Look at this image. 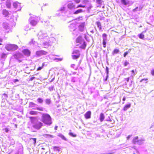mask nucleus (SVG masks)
<instances>
[{"label":"nucleus","instance_id":"f257e3e1","mask_svg":"<svg viewBox=\"0 0 154 154\" xmlns=\"http://www.w3.org/2000/svg\"><path fill=\"white\" fill-rule=\"evenodd\" d=\"M76 44L77 45L79 46L80 48L83 49H85L86 46L85 42L81 36L77 38L76 40Z\"/></svg>","mask_w":154,"mask_h":154},{"label":"nucleus","instance_id":"f03ea898","mask_svg":"<svg viewBox=\"0 0 154 154\" xmlns=\"http://www.w3.org/2000/svg\"><path fill=\"white\" fill-rule=\"evenodd\" d=\"M41 121L45 124L50 125L52 123L51 116L47 114H43L42 116Z\"/></svg>","mask_w":154,"mask_h":154},{"label":"nucleus","instance_id":"7ed1b4c3","mask_svg":"<svg viewBox=\"0 0 154 154\" xmlns=\"http://www.w3.org/2000/svg\"><path fill=\"white\" fill-rule=\"evenodd\" d=\"M18 48V46L14 44H8L5 46V48L8 51H14Z\"/></svg>","mask_w":154,"mask_h":154},{"label":"nucleus","instance_id":"20e7f679","mask_svg":"<svg viewBox=\"0 0 154 154\" xmlns=\"http://www.w3.org/2000/svg\"><path fill=\"white\" fill-rule=\"evenodd\" d=\"M47 53V52L43 50H40L36 52L35 55L36 57H40L43 55H45Z\"/></svg>","mask_w":154,"mask_h":154},{"label":"nucleus","instance_id":"39448f33","mask_svg":"<svg viewBox=\"0 0 154 154\" xmlns=\"http://www.w3.org/2000/svg\"><path fill=\"white\" fill-rule=\"evenodd\" d=\"M107 35L106 33H103L102 34V37L103 38V47L105 48L106 47V37Z\"/></svg>","mask_w":154,"mask_h":154},{"label":"nucleus","instance_id":"423d86ee","mask_svg":"<svg viewBox=\"0 0 154 154\" xmlns=\"http://www.w3.org/2000/svg\"><path fill=\"white\" fill-rule=\"evenodd\" d=\"M22 52L25 56L29 57L30 55L31 52L27 49H24L23 50Z\"/></svg>","mask_w":154,"mask_h":154},{"label":"nucleus","instance_id":"0eeeda50","mask_svg":"<svg viewBox=\"0 0 154 154\" xmlns=\"http://www.w3.org/2000/svg\"><path fill=\"white\" fill-rule=\"evenodd\" d=\"M91 112L90 111L87 112L85 114L84 116L86 119H89L91 118Z\"/></svg>","mask_w":154,"mask_h":154},{"label":"nucleus","instance_id":"6e6552de","mask_svg":"<svg viewBox=\"0 0 154 154\" xmlns=\"http://www.w3.org/2000/svg\"><path fill=\"white\" fill-rule=\"evenodd\" d=\"M2 14L5 17H8L10 14L7 10L5 9L2 10Z\"/></svg>","mask_w":154,"mask_h":154},{"label":"nucleus","instance_id":"1a4fd4ad","mask_svg":"<svg viewBox=\"0 0 154 154\" xmlns=\"http://www.w3.org/2000/svg\"><path fill=\"white\" fill-rule=\"evenodd\" d=\"M6 5L7 8L10 9L11 8V4L9 0H7L6 2Z\"/></svg>","mask_w":154,"mask_h":154},{"label":"nucleus","instance_id":"9d476101","mask_svg":"<svg viewBox=\"0 0 154 154\" xmlns=\"http://www.w3.org/2000/svg\"><path fill=\"white\" fill-rule=\"evenodd\" d=\"M67 6L68 8L70 9L75 8V5L72 3L68 4Z\"/></svg>","mask_w":154,"mask_h":154},{"label":"nucleus","instance_id":"9b49d317","mask_svg":"<svg viewBox=\"0 0 154 154\" xmlns=\"http://www.w3.org/2000/svg\"><path fill=\"white\" fill-rule=\"evenodd\" d=\"M104 118H105V117L104 116V114L102 113H100V121L101 122H103V121Z\"/></svg>","mask_w":154,"mask_h":154},{"label":"nucleus","instance_id":"f8f14e48","mask_svg":"<svg viewBox=\"0 0 154 154\" xmlns=\"http://www.w3.org/2000/svg\"><path fill=\"white\" fill-rule=\"evenodd\" d=\"M131 104L130 103H128L123 108V110L124 111H126L128 109L131 107Z\"/></svg>","mask_w":154,"mask_h":154},{"label":"nucleus","instance_id":"ddd939ff","mask_svg":"<svg viewBox=\"0 0 154 154\" xmlns=\"http://www.w3.org/2000/svg\"><path fill=\"white\" fill-rule=\"evenodd\" d=\"M30 141L31 142L32 144L35 145L36 143V139L35 138H31Z\"/></svg>","mask_w":154,"mask_h":154},{"label":"nucleus","instance_id":"4468645a","mask_svg":"<svg viewBox=\"0 0 154 154\" xmlns=\"http://www.w3.org/2000/svg\"><path fill=\"white\" fill-rule=\"evenodd\" d=\"M39 38L42 39L43 38L45 37H46L45 34L42 33H41L38 35Z\"/></svg>","mask_w":154,"mask_h":154},{"label":"nucleus","instance_id":"2eb2a0df","mask_svg":"<svg viewBox=\"0 0 154 154\" xmlns=\"http://www.w3.org/2000/svg\"><path fill=\"white\" fill-rule=\"evenodd\" d=\"M121 2L124 5H127L129 3V1L126 0H121Z\"/></svg>","mask_w":154,"mask_h":154},{"label":"nucleus","instance_id":"dca6fc26","mask_svg":"<svg viewBox=\"0 0 154 154\" xmlns=\"http://www.w3.org/2000/svg\"><path fill=\"white\" fill-rule=\"evenodd\" d=\"M138 137L137 136L135 137L133 140V143L134 144H135L139 142V141L138 140Z\"/></svg>","mask_w":154,"mask_h":154},{"label":"nucleus","instance_id":"f3484780","mask_svg":"<svg viewBox=\"0 0 154 154\" xmlns=\"http://www.w3.org/2000/svg\"><path fill=\"white\" fill-rule=\"evenodd\" d=\"M119 52V50L118 49H115L112 52L113 55H114L118 53Z\"/></svg>","mask_w":154,"mask_h":154},{"label":"nucleus","instance_id":"a211bd4d","mask_svg":"<svg viewBox=\"0 0 154 154\" xmlns=\"http://www.w3.org/2000/svg\"><path fill=\"white\" fill-rule=\"evenodd\" d=\"M58 136L61 137L63 140L66 141L67 140L66 138L61 134H59Z\"/></svg>","mask_w":154,"mask_h":154},{"label":"nucleus","instance_id":"6ab92c4d","mask_svg":"<svg viewBox=\"0 0 154 154\" xmlns=\"http://www.w3.org/2000/svg\"><path fill=\"white\" fill-rule=\"evenodd\" d=\"M80 55V53H78L77 55H73L72 56V58L73 59H76L79 58Z\"/></svg>","mask_w":154,"mask_h":154},{"label":"nucleus","instance_id":"aec40b11","mask_svg":"<svg viewBox=\"0 0 154 154\" xmlns=\"http://www.w3.org/2000/svg\"><path fill=\"white\" fill-rule=\"evenodd\" d=\"M42 125L43 124L42 123L40 122H39L35 125V126L36 127L39 128L42 126Z\"/></svg>","mask_w":154,"mask_h":154},{"label":"nucleus","instance_id":"412c9836","mask_svg":"<svg viewBox=\"0 0 154 154\" xmlns=\"http://www.w3.org/2000/svg\"><path fill=\"white\" fill-rule=\"evenodd\" d=\"M83 12V11L82 9H79L77 10L75 12H74V14H77L79 13H82Z\"/></svg>","mask_w":154,"mask_h":154},{"label":"nucleus","instance_id":"4be33fe9","mask_svg":"<svg viewBox=\"0 0 154 154\" xmlns=\"http://www.w3.org/2000/svg\"><path fill=\"white\" fill-rule=\"evenodd\" d=\"M103 2V1L102 0H97L96 2V3L99 5L98 6H100Z\"/></svg>","mask_w":154,"mask_h":154},{"label":"nucleus","instance_id":"5701e85b","mask_svg":"<svg viewBox=\"0 0 154 154\" xmlns=\"http://www.w3.org/2000/svg\"><path fill=\"white\" fill-rule=\"evenodd\" d=\"M144 32H143L142 33H141L139 35V37L140 39H144V34H143V33ZM144 32H145L146 31H145Z\"/></svg>","mask_w":154,"mask_h":154},{"label":"nucleus","instance_id":"b1692460","mask_svg":"<svg viewBox=\"0 0 154 154\" xmlns=\"http://www.w3.org/2000/svg\"><path fill=\"white\" fill-rule=\"evenodd\" d=\"M37 22L34 20H32L30 22V24L33 26H35L37 24Z\"/></svg>","mask_w":154,"mask_h":154},{"label":"nucleus","instance_id":"393cba45","mask_svg":"<svg viewBox=\"0 0 154 154\" xmlns=\"http://www.w3.org/2000/svg\"><path fill=\"white\" fill-rule=\"evenodd\" d=\"M36 105L35 104L32 102H30L29 103V107H34Z\"/></svg>","mask_w":154,"mask_h":154},{"label":"nucleus","instance_id":"a878e982","mask_svg":"<svg viewBox=\"0 0 154 154\" xmlns=\"http://www.w3.org/2000/svg\"><path fill=\"white\" fill-rule=\"evenodd\" d=\"M13 6L16 8H18V6L20 5V4L17 2H14L13 3Z\"/></svg>","mask_w":154,"mask_h":154},{"label":"nucleus","instance_id":"bb28decb","mask_svg":"<svg viewBox=\"0 0 154 154\" xmlns=\"http://www.w3.org/2000/svg\"><path fill=\"white\" fill-rule=\"evenodd\" d=\"M29 114L31 115H36L37 114V112L34 111H31L29 112Z\"/></svg>","mask_w":154,"mask_h":154},{"label":"nucleus","instance_id":"cd10ccee","mask_svg":"<svg viewBox=\"0 0 154 154\" xmlns=\"http://www.w3.org/2000/svg\"><path fill=\"white\" fill-rule=\"evenodd\" d=\"M97 27L99 28L100 29H101V26L100 23L99 21H97L96 22Z\"/></svg>","mask_w":154,"mask_h":154},{"label":"nucleus","instance_id":"c85d7f7f","mask_svg":"<svg viewBox=\"0 0 154 154\" xmlns=\"http://www.w3.org/2000/svg\"><path fill=\"white\" fill-rule=\"evenodd\" d=\"M7 54H5L4 53H3L1 55V58H5L7 57Z\"/></svg>","mask_w":154,"mask_h":154},{"label":"nucleus","instance_id":"c756f323","mask_svg":"<svg viewBox=\"0 0 154 154\" xmlns=\"http://www.w3.org/2000/svg\"><path fill=\"white\" fill-rule=\"evenodd\" d=\"M44 65V63H43L42 64V66H39V67H38L37 69V70L39 71V70H41L42 69Z\"/></svg>","mask_w":154,"mask_h":154},{"label":"nucleus","instance_id":"7c9ffc66","mask_svg":"<svg viewBox=\"0 0 154 154\" xmlns=\"http://www.w3.org/2000/svg\"><path fill=\"white\" fill-rule=\"evenodd\" d=\"M51 100L49 99H47L45 100V102L47 104H49L51 103Z\"/></svg>","mask_w":154,"mask_h":154},{"label":"nucleus","instance_id":"2f4dec72","mask_svg":"<svg viewBox=\"0 0 154 154\" xmlns=\"http://www.w3.org/2000/svg\"><path fill=\"white\" fill-rule=\"evenodd\" d=\"M31 122H33L36 119L35 117H30L29 118Z\"/></svg>","mask_w":154,"mask_h":154},{"label":"nucleus","instance_id":"473e14b6","mask_svg":"<svg viewBox=\"0 0 154 154\" xmlns=\"http://www.w3.org/2000/svg\"><path fill=\"white\" fill-rule=\"evenodd\" d=\"M37 101H38V103H42V102H43V100L40 98H38L37 99Z\"/></svg>","mask_w":154,"mask_h":154},{"label":"nucleus","instance_id":"72a5a7b5","mask_svg":"<svg viewBox=\"0 0 154 154\" xmlns=\"http://www.w3.org/2000/svg\"><path fill=\"white\" fill-rule=\"evenodd\" d=\"M85 7H86L85 5H82L80 4V5H78L77 7H76V8H80V7L84 8H85Z\"/></svg>","mask_w":154,"mask_h":154},{"label":"nucleus","instance_id":"f704fd0d","mask_svg":"<svg viewBox=\"0 0 154 154\" xmlns=\"http://www.w3.org/2000/svg\"><path fill=\"white\" fill-rule=\"evenodd\" d=\"M69 135H70L72 137H75L76 136V134H74L73 133H71V132L69 133Z\"/></svg>","mask_w":154,"mask_h":154},{"label":"nucleus","instance_id":"c9c22d12","mask_svg":"<svg viewBox=\"0 0 154 154\" xmlns=\"http://www.w3.org/2000/svg\"><path fill=\"white\" fill-rule=\"evenodd\" d=\"M36 109L39 111H43L44 109L42 107H37L36 108Z\"/></svg>","mask_w":154,"mask_h":154},{"label":"nucleus","instance_id":"e433bc0d","mask_svg":"<svg viewBox=\"0 0 154 154\" xmlns=\"http://www.w3.org/2000/svg\"><path fill=\"white\" fill-rule=\"evenodd\" d=\"M148 80V79L147 78L143 79L140 80V82H142L143 81H145L146 83H147L148 82H147Z\"/></svg>","mask_w":154,"mask_h":154},{"label":"nucleus","instance_id":"4c0bfd02","mask_svg":"<svg viewBox=\"0 0 154 154\" xmlns=\"http://www.w3.org/2000/svg\"><path fill=\"white\" fill-rule=\"evenodd\" d=\"M59 148V147L54 146V147L53 148L54 150L59 151H60V149Z\"/></svg>","mask_w":154,"mask_h":154},{"label":"nucleus","instance_id":"58836bf2","mask_svg":"<svg viewBox=\"0 0 154 154\" xmlns=\"http://www.w3.org/2000/svg\"><path fill=\"white\" fill-rule=\"evenodd\" d=\"M130 51L128 50V51L125 52L123 54L124 57H125L129 53Z\"/></svg>","mask_w":154,"mask_h":154},{"label":"nucleus","instance_id":"ea45409f","mask_svg":"<svg viewBox=\"0 0 154 154\" xmlns=\"http://www.w3.org/2000/svg\"><path fill=\"white\" fill-rule=\"evenodd\" d=\"M78 53H79V51L78 50H75L73 51L72 54H78Z\"/></svg>","mask_w":154,"mask_h":154},{"label":"nucleus","instance_id":"a19ab883","mask_svg":"<svg viewBox=\"0 0 154 154\" xmlns=\"http://www.w3.org/2000/svg\"><path fill=\"white\" fill-rule=\"evenodd\" d=\"M3 130H5L6 133H8L9 131L8 128H7L4 129Z\"/></svg>","mask_w":154,"mask_h":154},{"label":"nucleus","instance_id":"79ce46f5","mask_svg":"<svg viewBox=\"0 0 154 154\" xmlns=\"http://www.w3.org/2000/svg\"><path fill=\"white\" fill-rule=\"evenodd\" d=\"M129 64V63L127 62H125L124 63V66H127L128 64Z\"/></svg>","mask_w":154,"mask_h":154},{"label":"nucleus","instance_id":"37998d69","mask_svg":"<svg viewBox=\"0 0 154 154\" xmlns=\"http://www.w3.org/2000/svg\"><path fill=\"white\" fill-rule=\"evenodd\" d=\"M35 79V77H31L29 79V81H32V80H33V79Z\"/></svg>","mask_w":154,"mask_h":154},{"label":"nucleus","instance_id":"c03bdc74","mask_svg":"<svg viewBox=\"0 0 154 154\" xmlns=\"http://www.w3.org/2000/svg\"><path fill=\"white\" fill-rule=\"evenodd\" d=\"M151 73L152 75H154V69H152L151 71Z\"/></svg>","mask_w":154,"mask_h":154},{"label":"nucleus","instance_id":"a18cd8bd","mask_svg":"<svg viewBox=\"0 0 154 154\" xmlns=\"http://www.w3.org/2000/svg\"><path fill=\"white\" fill-rule=\"evenodd\" d=\"M75 2L76 3H79L80 2V0H75Z\"/></svg>","mask_w":154,"mask_h":154},{"label":"nucleus","instance_id":"49530a36","mask_svg":"<svg viewBox=\"0 0 154 154\" xmlns=\"http://www.w3.org/2000/svg\"><path fill=\"white\" fill-rule=\"evenodd\" d=\"M88 2V0H83V3L86 4L87 2Z\"/></svg>","mask_w":154,"mask_h":154},{"label":"nucleus","instance_id":"de8ad7c7","mask_svg":"<svg viewBox=\"0 0 154 154\" xmlns=\"http://www.w3.org/2000/svg\"><path fill=\"white\" fill-rule=\"evenodd\" d=\"M3 41V40L2 38H0V45H2V43Z\"/></svg>","mask_w":154,"mask_h":154},{"label":"nucleus","instance_id":"09e8293b","mask_svg":"<svg viewBox=\"0 0 154 154\" xmlns=\"http://www.w3.org/2000/svg\"><path fill=\"white\" fill-rule=\"evenodd\" d=\"M131 72L133 74V75H134L135 74V72L134 70H132Z\"/></svg>","mask_w":154,"mask_h":154},{"label":"nucleus","instance_id":"8fccbe9b","mask_svg":"<svg viewBox=\"0 0 154 154\" xmlns=\"http://www.w3.org/2000/svg\"><path fill=\"white\" fill-rule=\"evenodd\" d=\"M125 80L127 82H129V77H128V78H126L125 79Z\"/></svg>","mask_w":154,"mask_h":154},{"label":"nucleus","instance_id":"3c124183","mask_svg":"<svg viewBox=\"0 0 154 154\" xmlns=\"http://www.w3.org/2000/svg\"><path fill=\"white\" fill-rule=\"evenodd\" d=\"M106 70L107 73H108L109 69H108V68L107 67H106Z\"/></svg>","mask_w":154,"mask_h":154},{"label":"nucleus","instance_id":"603ef678","mask_svg":"<svg viewBox=\"0 0 154 154\" xmlns=\"http://www.w3.org/2000/svg\"><path fill=\"white\" fill-rule=\"evenodd\" d=\"M18 81H19L17 79H15L14 80V82H18Z\"/></svg>","mask_w":154,"mask_h":154},{"label":"nucleus","instance_id":"864d4df0","mask_svg":"<svg viewBox=\"0 0 154 154\" xmlns=\"http://www.w3.org/2000/svg\"><path fill=\"white\" fill-rule=\"evenodd\" d=\"M49 137H51V138H53L54 137V136H53L51 135H49Z\"/></svg>","mask_w":154,"mask_h":154},{"label":"nucleus","instance_id":"5fc2aeb1","mask_svg":"<svg viewBox=\"0 0 154 154\" xmlns=\"http://www.w3.org/2000/svg\"><path fill=\"white\" fill-rule=\"evenodd\" d=\"M57 128H58V126H55L54 127V129L55 130H57Z\"/></svg>","mask_w":154,"mask_h":154},{"label":"nucleus","instance_id":"6e6d98bb","mask_svg":"<svg viewBox=\"0 0 154 154\" xmlns=\"http://www.w3.org/2000/svg\"><path fill=\"white\" fill-rule=\"evenodd\" d=\"M3 95L5 96L6 97H8V96L7 95V94H5V93H4L3 94Z\"/></svg>","mask_w":154,"mask_h":154},{"label":"nucleus","instance_id":"4d7b16f0","mask_svg":"<svg viewBox=\"0 0 154 154\" xmlns=\"http://www.w3.org/2000/svg\"><path fill=\"white\" fill-rule=\"evenodd\" d=\"M125 97H124L123 99H122V100L123 101H125Z\"/></svg>","mask_w":154,"mask_h":154},{"label":"nucleus","instance_id":"13d9d810","mask_svg":"<svg viewBox=\"0 0 154 154\" xmlns=\"http://www.w3.org/2000/svg\"><path fill=\"white\" fill-rule=\"evenodd\" d=\"M130 137H131L130 136V135L128 136L127 137V139H129Z\"/></svg>","mask_w":154,"mask_h":154},{"label":"nucleus","instance_id":"bf43d9fd","mask_svg":"<svg viewBox=\"0 0 154 154\" xmlns=\"http://www.w3.org/2000/svg\"><path fill=\"white\" fill-rule=\"evenodd\" d=\"M49 134H45V136H48V137H49Z\"/></svg>","mask_w":154,"mask_h":154},{"label":"nucleus","instance_id":"052dcab7","mask_svg":"<svg viewBox=\"0 0 154 154\" xmlns=\"http://www.w3.org/2000/svg\"><path fill=\"white\" fill-rule=\"evenodd\" d=\"M42 149L43 150H44L45 149L44 148H42Z\"/></svg>","mask_w":154,"mask_h":154},{"label":"nucleus","instance_id":"680f3d73","mask_svg":"<svg viewBox=\"0 0 154 154\" xmlns=\"http://www.w3.org/2000/svg\"><path fill=\"white\" fill-rule=\"evenodd\" d=\"M15 126L16 128H17V125L15 124Z\"/></svg>","mask_w":154,"mask_h":154},{"label":"nucleus","instance_id":"e2e57ef3","mask_svg":"<svg viewBox=\"0 0 154 154\" xmlns=\"http://www.w3.org/2000/svg\"><path fill=\"white\" fill-rule=\"evenodd\" d=\"M19 61L20 62H21L22 61V60H19Z\"/></svg>","mask_w":154,"mask_h":154},{"label":"nucleus","instance_id":"0e129e2a","mask_svg":"<svg viewBox=\"0 0 154 154\" xmlns=\"http://www.w3.org/2000/svg\"><path fill=\"white\" fill-rule=\"evenodd\" d=\"M102 8H104V6H103V7H102Z\"/></svg>","mask_w":154,"mask_h":154},{"label":"nucleus","instance_id":"69168bd1","mask_svg":"<svg viewBox=\"0 0 154 154\" xmlns=\"http://www.w3.org/2000/svg\"><path fill=\"white\" fill-rule=\"evenodd\" d=\"M5 0H1V1H5Z\"/></svg>","mask_w":154,"mask_h":154},{"label":"nucleus","instance_id":"338daca9","mask_svg":"<svg viewBox=\"0 0 154 154\" xmlns=\"http://www.w3.org/2000/svg\"><path fill=\"white\" fill-rule=\"evenodd\" d=\"M72 65H73V66H74V64H73L72 65Z\"/></svg>","mask_w":154,"mask_h":154},{"label":"nucleus","instance_id":"774afa93","mask_svg":"<svg viewBox=\"0 0 154 154\" xmlns=\"http://www.w3.org/2000/svg\"><path fill=\"white\" fill-rule=\"evenodd\" d=\"M72 65H73V66H74V64H73L72 65Z\"/></svg>","mask_w":154,"mask_h":154}]
</instances>
